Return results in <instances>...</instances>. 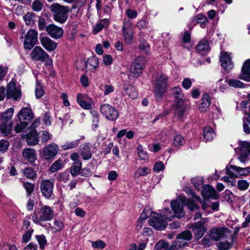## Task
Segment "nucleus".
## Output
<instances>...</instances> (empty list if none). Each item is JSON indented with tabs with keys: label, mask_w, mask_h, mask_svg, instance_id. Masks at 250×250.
Here are the masks:
<instances>
[{
	"label": "nucleus",
	"mask_w": 250,
	"mask_h": 250,
	"mask_svg": "<svg viewBox=\"0 0 250 250\" xmlns=\"http://www.w3.org/2000/svg\"><path fill=\"white\" fill-rule=\"evenodd\" d=\"M185 205H187L191 211L198 209L199 208L192 200L188 199L185 197L181 196L171 202V207L174 212V214L171 212H169L165 214L166 218L168 221H171L174 217L181 218L184 216L185 213L183 211V207Z\"/></svg>",
	"instance_id": "obj_1"
},
{
	"label": "nucleus",
	"mask_w": 250,
	"mask_h": 250,
	"mask_svg": "<svg viewBox=\"0 0 250 250\" xmlns=\"http://www.w3.org/2000/svg\"><path fill=\"white\" fill-rule=\"evenodd\" d=\"M54 183L50 180H42L40 184V189L42 195L46 198H50L52 194Z\"/></svg>",
	"instance_id": "obj_11"
},
{
	"label": "nucleus",
	"mask_w": 250,
	"mask_h": 250,
	"mask_svg": "<svg viewBox=\"0 0 250 250\" xmlns=\"http://www.w3.org/2000/svg\"><path fill=\"white\" fill-rule=\"evenodd\" d=\"M185 112L184 106L180 103L177 104L175 106V115L179 119H181Z\"/></svg>",
	"instance_id": "obj_39"
},
{
	"label": "nucleus",
	"mask_w": 250,
	"mask_h": 250,
	"mask_svg": "<svg viewBox=\"0 0 250 250\" xmlns=\"http://www.w3.org/2000/svg\"><path fill=\"white\" fill-rule=\"evenodd\" d=\"M145 60L142 57H138L135 59L130 68V76L137 78L142 72L145 66Z\"/></svg>",
	"instance_id": "obj_9"
},
{
	"label": "nucleus",
	"mask_w": 250,
	"mask_h": 250,
	"mask_svg": "<svg viewBox=\"0 0 250 250\" xmlns=\"http://www.w3.org/2000/svg\"><path fill=\"white\" fill-rule=\"evenodd\" d=\"M192 238V234L188 230L184 231L178 234L176 237V239H180L181 240H183L186 242V241H189Z\"/></svg>",
	"instance_id": "obj_40"
},
{
	"label": "nucleus",
	"mask_w": 250,
	"mask_h": 250,
	"mask_svg": "<svg viewBox=\"0 0 250 250\" xmlns=\"http://www.w3.org/2000/svg\"><path fill=\"white\" fill-rule=\"evenodd\" d=\"M231 248L230 243L228 241L221 242L218 244L219 250H228Z\"/></svg>",
	"instance_id": "obj_58"
},
{
	"label": "nucleus",
	"mask_w": 250,
	"mask_h": 250,
	"mask_svg": "<svg viewBox=\"0 0 250 250\" xmlns=\"http://www.w3.org/2000/svg\"><path fill=\"white\" fill-rule=\"evenodd\" d=\"M62 165L61 160H58L54 162L51 166L49 170L51 173H55L62 168Z\"/></svg>",
	"instance_id": "obj_41"
},
{
	"label": "nucleus",
	"mask_w": 250,
	"mask_h": 250,
	"mask_svg": "<svg viewBox=\"0 0 250 250\" xmlns=\"http://www.w3.org/2000/svg\"><path fill=\"white\" fill-rule=\"evenodd\" d=\"M211 103L210 96L207 94H204L202 96V102L200 104L199 109L201 112L207 111Z\"/></svg>",
	"instance_id": "obj_27"
},
{
	"label": "nucleus",
	"mask_w": 250,
	"mask_h": 250,
	"mask_svg": "<svg viewBox=\"0 0 250 250\" xmlns=\"http://www.w3.org/2000/svg\"><path fill=\"white\" fill-rule=\"evenodd\" d=\"M92 246L94 248L104 249L105 247V244L102 240H98L92 243Z\"/></svg>",
	"instance_id": "obj_61"
},
{
	"label": "nucleus",
	"mask_w": 250,
	"mask_h": 250,
	"mask_svg": "<svg viewBox=\"0 0 250 250\" xmlns=\"http://www.w3.org/2000/svg\"><path fill=\"white\" fill-rule=\"evenodd\" d=\"M13 113L14 109L13 108L8 109L0 116V122L12 124L11 117L13 116Z\"/></svg>",
	"instance_id": "obj_25"
},
{
	"label": "nucleus",
	"mask_w": 250,
	"mask_h": 250,
	"mask_svg": "<svg viewBox=\"0 0 250 250\" xmlns=\"http://www.w3.org/2000/svg\"><path fill=\"white\" fill-rule=\"evenodd\" d=\"M203 135L206 141H209L213 139L215 135L214 130L210 127H206L203 130Z\"/></svg>",
	"instance_id": "obj_35"
},
{
	"label": "nucleus",
	"mask_w": 250,
	"mask_h": 250,
	"mask_svg": "<svg viewBox=\"0 0 250 250\" xmlns=\"http://www.w3.org/2000/svg\"><path fill=\"white\" fill-rule=\"evenodd\" d=\"M49 9L53 13V18L55 21L62 24L67 20L68 13L70 10L68 6L54 3L50 5Z\"/></svg>",
	"instance_id": "obj_2"
},
{
	"label": "nucleus",
	"mask_w": 250,
	"mask_h": 250,
	"mask_svg": "<svg viewBox=\"0 0 250 250\" xmlns=\"http://www.w3.org/2000/svg\"><path fill=\"white\" fill-rule=\"evenodd\" d=\"M171 93L172 94L175 101L180 103L183 100L184 95L182 90L178 87H175L171 89Z\"/></svg>",
	"instance_id": "obj_31"
},
{
	"label": "nucleus",
	"mask_w": 250,
	"mask_h": 250,
	"mask_svg": "<svg viewBox=\"0 0 250 250\" xmlns=\"http://www.w3.org/2000/svg\"><path fill=\"white\" fill-rule=\"evenodd\" d=\"M58 151V146L53 143L46 146L43 151V154L46 160H50L57 155Z\"/></svg>",
	"instance_id": "obj_14"
},
{
	"label": "nucleus",
	"mask_w": 250,
	"mask_h": 250,
	"mask_svg": "<svg viewBox=\"0 0 250 250\" xmlns=\"http://www.w3.org/2000/svg\"><path fill=\"white\" fill-rule=\"evenodd\" d=\"M38 33L35 30L31 29L24 35L23 42L24 48L26 50H30L36 44L38 41Z\"/></svg>",
	"instance_id": "obj_8"
},
{
	"label": "nucleus",
	"mask_w": 250,
	"mask_h": 250,
	"mask_svg": "<svg viewBox=\"0 0 250 250\" xmlns=\"http://www.w3.org/2000/svg\"><path fill=\"white\" fill-rule=\"evenodd\" d=\"M197 238H201L204 234L207 229L204 226L203 223L197 222L192 225L191 228Z\"/></svg>",
	"instance_id": "obj_19"
},
{
	"label": "nucleus",
	"mask_w": 250,
	"mask_h": 250,
	"mask_svg": "<svg viewBox=\"0 0 250 250\" xmlns=\"http://www.w3.org/2000/svg\"><path fill=\"white\" fill-rule=\"evenodd\" d=\"M36 237L40 245V248L43 249L46 244V240L45 239V237L43 235H37Z\"/></svg>",
	"instance_id": "obj_57"
},
{
	"label": "nucleus",
	"mask_w": 250,
	"mask_h": 250,
	"mask_svg": "<svg viewBox=\"0 0 250 250\" xmlns=\"http://www.w3.org/2000/svg\"><path fill=\"white\" fill-rule=\"evenodd\" d=\"M221 65L224 69L229 72L233 67V64L229 55L226 52H222L220 57Z\"/></svg>",
	"instance_id": "obj_16"
},
{
	"label": "nucleus",
	"mask_w": 250,
	"mask_h": 250,
	"mask_svg": "<svg viewBox=\"0 0 250 250\" xmlns=\"http://www.w3.org/2000/svg\"><path fill=\"white\" fill-rule=\"evenodd\" d=\"M27 143L30 146H34L39 142V137L35 130H32L27 135Z\"/></svg>",
	"instance_id": "obj_26"
},
{
	"label": "nucleus",
	"mask_w": 250,
	"mask_h": 250,
	"mask_svg": "<svg viewBox=\"0 0 250 250\" xmlns=\"http://www.w3.org/2000/svg\"><path fill=\"white\" fill-rule=\"evenodd\" d=\"M226 170V174L233 178L246 176L250 174V167H242L233 165H229L227 166Z\"/></svg>",
	"instance_id": "obj_5"
},
{
	"label": "nucleus",
	"mask_w": 250,
	"mask_h": 250,
	"mask_svg": "<svg viewBox=\"0 0 250 250\" xmlns=\"http://www.w3.org/2000/svg\"><path fill=\"white\" fill-rule=\"evenodd\" d=\"M43 7V4L39 0H35L32 3V9L35 11H40Z\"/></svg>",
	"instance_id": "obj_55"
},
{
	"label": "nucleus",
	"mask_w": 250,
	"mask_h": 250,
	"mask_svg": "<svg viewBox=\"0 0 250 250\" xmlns=\"http://www.w3.org/2000/svg\"><path fill=\"white\" fill-rule=\"evenodd\" d=\"M82 165L81 161L74 162L73 165L70 167V173L73 176H76L80 173Z\"/></svg>",
	"instance_id": "obj_36"
},
{
	"label": "nucleus",
	"mask_w": 250,
	"mask_h": 250,
	"mask_svg": "<svg viewBox=\"0 0 250 250\" xmlns=\"http://www.w3.org/2000/svg\"><path fill=\"white\" fill-rule=\"evenodd\" d=\"M100 109L103 115L108 120L115 121L118 117L119 113L117 110L109 104H102Z\"/></svg>",
	"instance_id": "obj_10"
},
{
	"label": "nucleus",
	"mask_w": 250,
	"mask_h": 250,
	"mask_svg": "<svg viewBox=\"0 0 250 250\" xmlns=\"http://www.w3.org/2000/svg\"><path fill=\"white\" fill-rule=\"evenodd\" d=\"M22 155L23 158L30 163H34L37 160L36 151L33 148H25L22 151Z\"/></svg>",
	"instance_id": "obj_20"
},
{
	"label": "nucleus",
	"mask_w": 250,
	"mask_h": 250,
	"mask_svg": "<svg viewBox=\"0 0 250 250\" xmlns=\"http://www.w3.org/2000/svg\"><path fill=\"white\" fill-rule=\"evenodd\" d=\"M245 115L243 118V129L245 132L247 134L250 133V113H245Z\"/></svg>",
	"instance_id": "obj_38"
},
{
	"label": "nucleus",
	"mask_w": 250,
	"mask_h": 250,
	"mask_svg": "<svg viewBox=\"0 0 250 250\" xmlns=\"http://www.w3.org/2000/svg\"><path fill=\"white\" fill-rule=\"evenodd\" d=\"M33 231V229H30L23 235L22 241L23 242L27 243L30 240Z\"/></svg>",
	"instance_id": "obj_60"
},
{
	"label": "nucleus",
	"mask_w": 250,
	"mask_h": 250,
	"mask_svg": "<svg viewBox=\"0 0 250 250\" xmlns=\"http://www.w3.org/2000/svg\"><path fill=\"white\" fill-rule=\"evenodd\" d=\"M228 81L224 80L223 79H220L217 82V84L219 85L220 89L223 91L227 88Z\"/></svg>",
	"instance_id": "obj_62"
},
{
	"label": "nucleus",
	"mask_w": 250,
	"mask_h": 250,
	"mask_svg": "<svg viewBox=\"0 0 250 250\" xmlns=\"http://www.w3.org/2000/svg\"><path fill=\"white\" fill-rule=\"evenodd\" d=\"M138 155L141 159L145 160L148 159V156L147 152L144 151L142 145H139L137 147Z\"/></svg>",
	"instance_id": "obj_45"
},
{
	"label": "nucleus",
	"mask_w": 250,
	"mask_h": 250,
	"mask_svg": "<svg viewBox=\"0 0 250 250\" xmlns=\"http://www.w3.org/2000/svg\"><path fill=\"white\" fill-rule=\"evenodd\" d=\"M122 30L125 41L126 43L130 44L133 39V34L129 27L124 24Z\"/></svg>",
	"instance_id": "obj_29"
},
{
	"label": "nucleus",
	"mask_w": 250,
	"mask_h": 250,
	"mask_svg": "<svg viewBox=\"0 0 250 250\" xmlns=\"http://www.w3.org/2000/svg\"><path fill=\"white\" fill-rule=\"evenodd\" d=\"M12 125L11 123H0V132L3 136L8 135L12 129Z\"/></svg>",
	"instance_id": "obj_32"
},
{
	"label": "nucleus",
	"mask_w": 250,
	"mask_h": 250,
	"mask_svg": "<svg viewBox=\"0 0 250 250\" xmlns=\"http://www.w3.org/2000/svg\"><path fill=\"white\" fill-rule=\"evenodd\" d=\"M79 152L84 160H88L91 158L92 153L90 151V147L88 144H84L81 145L80 147Z\"/></svg>",
	"instance_id": "obj_23"
},
{
	"label": "nucleus",
	"mask_w": 250,
	"mask_h": 250,
	"mask_svg": "<svg viewBox=\"0 0 250 250\" xmlns=\"http://www.w3.org/2000/svg\"><path fill=\"white\" fill-rule=\"evenodd\" d=\"M148 169L146 167H142L138 168L135 173V175L136 177H140L145 176L148 173Z\"/></svg>",
	"instance_id": "obj_54"
},
{
	"label": "nucleus",
	"mask_w": 250,
	"mask_h": 250,
	"mask_svg": "<svg viewBox=\"0 0 250 250\" xmlns=\"http://www.w3.org/2000/svg\"><path fill=\"white\" fill-rule=\"evenodd\" d=\"M192 84V81L189 78H185L182 82V86L186 89H189Z\"/></svg>",
	"instance_id": "obj_63"
},
{
	"label": "nucleus",
	"mask_w": 250,
	"mask_h": 250,
	"mask_svg": "<svg viewBox=\"0 0 250 250\" xmlns=\"http://www.w3.org/2000/svg\"><path fill=\"white\" fill-rule=\"evenodd\" d=\"M103 62L105 65H109L113 62V58L110 55L105 54L103 56Z\"/></svg>",
	"instance_id": "obj_59"
},
{
	"label": "nucleus",
	"mask_w": 250,
	"mask_h": 250,
	"mask_svg": "<svg viewBox=\"0 0 250 250\" xmlns=\"http://www.w3.org/2000/svg\"><path fill=\"white\" fill-rule=\"evenodd\" d=\"M27 25H32L35 23V14L33 12H28L23 17Z\"/></svg>",
	"instance_id": "obj_37"
},
{
	"label": "nucleus",
	"mask_w": 250,
	"mask_h": 250,
	"mask_svg": "<svg viewBox=\"0 0 250 250\" xmlns=\"http://www.w3.org/2000/svg\"><path fill=\"white\" fill-rule=\"evenodd\" d=\"M20 123L17 124L15 126V130L17 133L21 132L28 125L29 123L25 122L24 121L20 122Z\"/></svg>",
	"instance_id": "obj_53"
},
{
	"label": "nucleus",
	"mask_w": 250,
	"mask_h": 250,
	"mask_svg": "<svg viewBox=\"0 0 250 250\" xmlns=\"http://www.w3.org/2000/svg\"><path fill=\"white\" fill-rule=\"evenodd\" d=\"M168 244L164 241H159L155 245V248L156 250H167Z\"/></svg>",
	"instance_id": "obj_50"
},
{
	"label": "nucleus",
	"mask_w": 250,
	"mask_h": 250,
	"mask_svg": "<svg viewBox=\"0 0 250 250\" xmlns=\"http://www.w3.org/2000/svg\"><path fill=\"white\" fill-rule=\"evenodd\" d=\"M209 49V44L207 41L203 40L199 42L197 45L196 50L201 54L207 52Z\"/></svg>",
	"instance_id": "obj_33"
},
{
	"label": "nucleus",
	"mask_w": 250,
	"mask_h": 250,
	"mask_svg": "<svg viewBox=\"0 0 250 250\" xmlns=\"http://www.w3.org/2000/svg\"><path fill=\"white\" fill-rule=\"evenodd\" d=\"M168 77L161 74L158 76L154 83V95L157 100L160 101L167 88Z\"/></svg>",
	"instance_id": "obj_4"
},
{
	"label": "nucleus",
	"mask_w": 250,
	"mask_h": 250,
	"mask_svg": "<svg viewBox=\"0 0 250 250\" xmlns=\"http://www.w3.org/2000/svg\"><path fill=\"white\" fill-rule=\"evenodd\" d=\"M42 45L48 51L55 50L57 46V43L47 37L40 38Z\"/></svg>",
	"instance_id": "obj_18"
},
{
	"label": "nucleus",
	"mask_w": 250,
	"mask_h": 250,
	"mask_svg": "<svg viewBox=\"0 0 250 250\" xmlns=\"http://www.w3.org/2000/svg\"><path fill=\"white\" fill-rule=\"evenodd\" d=\"M30 56L35 61H46L47 65L52 64V61L49 59V55L40 46H37L34 47L31 52Z\"/></svg>",
	"instance_id": "obj_6"
},
{
	"label": "nucleus",
	"mask_w": 250,
	"mask_h": 250,
	"mask_svg": "<svg viewBox=\"0 0 250 250\" xmlns=\"http://www.w3.org/2000/svg\"><path fill=\"white\" fill-rule=\"evenodd\" d=\"M77 101L84 109H90L91 108V99L86 94H78L77 96Z\"/></svg>",
	"instance_id": "obj_17"
},
{
	"label": "nucleus",
	"mask_w": 250,
	"mask_h": 250,
	"mask_svg": "<svg viewBox=\"0 0 250 250\" xmlns=\"http://www.w3.org/2000/svg\"><path fill=\"white\" fill-rule=\"evenodd\" d=\"M240 153L244 154L250 155V143L247 141H239L238 142Z\"/></svg>",
	"instance_id": "obj_30"
},
{
	"label": "nucleus",
	"mask_w": 250,
	"mask_h": 250,
	"mask_svg": "<svg viewBox=\"0 0 250 250\" xmlns=\"http://www.w3.org/2000/svg\"><path fill=\"white\" fill-rule=\"evenodd\" d=\"M46 31L51 37L56 39L61 38L63 33V29L62 28L54 24H49L47 26Z\"/></svg>",
	"instance_id": "obj_13"
},
{
	"label": "nucleus",
	"mask_w": 250,
	"mask_h": 250,
	"mask_svg": "<svg viewBox=\"0 0 250 250\" xmlns=\"http://www.w3.org/2000/svg\"><path fill=\"white\" fill-rule=\"evenodd\" d=\"M31 215L34 223L38 224L41 222L48 221L52 220L54 217V212L50 207L42 206L40 208L38 213L34 212Z\"/></svg>",
	"instance_id": "obj_3"
},
{
	"label": "nucleus",
	"mask_w": 250,
	"mask_h": 250,
	"mask_svg": "<svg viewBox=\"0 0 250 250\" xmlns=\"http://www.w3.org/2000/svg\"><path fill=\"white\" fill-rule=\"evenodd\" d=\"M78 145V140H74L71 142H67L62 145V147L63 150H67L76 147Z\"/></svg>",
	"instance_id": "obj_46"
},
{
	"label": "nucleus",
	"mask_w": 250,
	"mask_h": 250,
	"mask_svg": "<svg viewBox=\"0 0 250 250\" xmlns=\"http://www.w3.org/2000/svg\"><path fill=\"white\" fill-rule=\"evenodd\" d=\"M9 146V142L3 140H0V152H4Z\"/></svg>",
	"instance_id": "obj_64"
},
{
	"label": "nucleus",
	"mask_w": 250,
	"mask_h": 250,
	"mask_svg": "<svg viewBox=\"0 0 250 250\" xmlns=\"http://www.w3.org/2000/svg\"><path fill=\"white\" fill-rule=\"evenodd\" d=\"M70 175L68 173L63 172L59 174L58 180L60 182L67 183L69 179Z\"/></svg>",
	"instance_id": "obj_56"
},
{
	"label": "nucleus",
	"mask_w": 250,
	"mask_h": 250,
	"mask_svg": "<svg viewBox=\"0 0 250 250\" xmlns=\"http://www.w3.org/2000/svg\"><path fill=\"white\" fill-rule=\"evenodd\" d=\"M21 90L16 87L15 83L12 81L10 82L7 86V98H12L15 100H17L21 97Z\"/></svg>",
	"instance_id": "obj_12"
},
{
	"label": "nucleus",
	"mask_w": 250,
	"mask_h": 250,
	"mask_svg": "<svg viewBox=\"0 0 250 250\" xmlns=\"http://www.w3.org/2000/svg\"><path fill=\"white\" fill-rule=\"evenodd\" d=\"M224 234V230L220 228L212 229L209 233V236L214 241H217L222 237Z\"/></svg>",
	"instance_id": "obj_24"
},
{
	"label": "nucleus",
	"mask_w": 250,
	"mask_h": 250,
	"mask_svg": "<svg viewBox=\"0 0 250 250\" xmlns=\"http://www.w3.org/2000/svg\"><path fill=\"white\" fill-rule=\"evenodd\" d=\"M249 183L245 180H239L237 183L238 188L241 190H245L247 189L249 187Z\"/></svg>",
	"instance_id": "obj_49"
},
{
	"label": "nucleus",
	"mask_w": 250,
	"mask_h": 250,
	"mask_svg": "<svg viewBox=\"0 0 250 250\" xmlns=\"http://www.w3.org/2000/svg\"><path fill=\"white\" fill-rule=\"evenodd\" d=\"M228 84L233 87L241 88L243 87V83L239 80L235 79H230L228 81Z\"/></svg>",
	"instance_id": "obj_48"
},
{
	"label": "nucleus",
	"mask_w": 250,
	"mask_h": 250,
	"mask_svg": "<svg viewBox=\"0 0 250 250\" xmlns=\"http://www.w3.org/2000/svg\"><path fill=\"white\" fill-rule=\"evenodd\" d=\"M23 187L26 191L27 194L30 195L33 192L35 186L34 184L25 182L23 184Z\"/></svg>",
	"instance_id": "obj_52"
},
{
	"label": "nucleus",
	"mask_w": 250,
	"mask_h": 250,
	"mask_svg": "<svg viewBox=\"0 0 250 250\" xmlns=\"http://www.w3.org/2000/svg\"><path fill=\"white\" fill-rule=\"evenodd\" d=\"M124 89L126 94L131 99H135L138 96V93L135 88L130 84L124 85Z\"/></svg>",
	"instance_id": "obj_28"
},
{
	"label": "nucleus",
	"mask_w": 250,
	"mask_h": 250,
	"mask_svg": "<svg viewBox=\"0 0 250 250\" xmlns=\"http://www.w3.org/2000/svg\"><path fill=\"white\" fill-rule=\"evenodd\" d=\"M185 140L184 137L180 135H177L173 140V144L174 146L179 147L182 146L185 144Z\"/></svg>",
	"instance_id": "obj_44"
},
{
	"label": "nucleus",
	"mask_w": 250,
	"mask_h": 250,
	"mask_svg": "<svg viewBox=\"0 0 250 250\" xmlns=\"http://www.w3.org/2000/svg\"><path fill=\"white\" fill-rule=\"evenodd\" d=\"M239 77L242 80L250 81V60L246 61L244 63Z\"/></svg>",
	"instance_id": "obj_21"
},
{
	"label": "nucleus",
	"mask_w": 250,
	"mask_h": 250,
	"mask_svg": "<svg viewBox=\"0 0 250 250\" xmlns=\"http://www.w3.org/2000/svg\"><path fill=\"white\" fill-rule=\"evenodd\" d=\"M191 182L195 188L200 189L203 184L204 180L202 177H195L191 179Z\"/></svg>",
	"instance_id": "obj_47"
},
{
	"label": "nucleus",
	"mask_w": 250,
	"mask_h": 250,
	"mask_svg": "<svg viewBox=\"0 0 250 250\" xmlns=\"http://www.w3.org/2000/svg\"><path fill=\"white\" fill-rule=\"evenodd\" d=\"M187 245L188 243L186 242L177 239V240L171 244L169 250H178L184 248Z\"/></svg>",
	"instance_id": "obj_34"
},
{
	"label": "nucleus",
	"mask_w": 250,
	"mask_h": 250,
	"mask_svg": "<svg viewBox=\"0 0 250 250\" xmlns=\"http://www.w3.org/2000/svg\"><path fill=\"white\" fill-rule=\"evenodd\" d=\"M102 22H107V20H103L100 22H99L96 24L93 29V33L94 34H97L104 27V24L102 23Z\"/></svg>",
	"instance_id": "obj_51"
},
{
	"label": "nucleus",
	"mask_w": 250,
	"mask_h": 250,
	"mask_svg": "<svg viewBox=\"0 0 250 250\" xmlns=\"http://www.w3.org/2000/svg\"><path fill=\"white\" fill-rule=\"evenodd\" d=\"M34 114L29 107L22 108L18 114V118L20 122L24 121L29 123V122L33 118Z\"/></svg>",
	"instance_id": "obj_15"
},
{
	"label": "nucleus",
	"mask_w": 250,
	"mask_h": 250,
	"mask_svg": "<svg viewBox=\"0 0 250 250\" xmlns=\"http://www.w3.org/2000/svg\"><path fill=\"white\" fill-rule=\"evenodd\" d=\"M23 174L27 178L34 179L36 178V172L31 167H27L23 170Z\"/></svg>",
	"instance_id": "obj_42"
},
{
	"label": "nucleus",
	"mask_w": 250,
	"mask_h": 250,
	"mask_svg": "<svg viewBox=\"0 0 250 250\" xmlns=\"http://www.w3.org/2000/svg\"><path fill=\"white\" fill-rule=\"evenodd\" d=\"M90 113L93 116L92 119V126L94 129L97 128L98 127V123L99 121V116L98 112L95 110L90 111Z\"/></svg>",
	"instance_id": "obj_43"
},
{
	"label": "nucleus",
	"mask_w": 250,
	"mask_h": 250,
	"mask_svg": "<svg viewBox=\"0 0 250 250\" xmlns=\"http://www.w3.org/2000/svg\"><path fill=\"white\" fill-rule=\"evenodd\" d=\"M149 225L155 229L162 230L167 225L164 217L156 212H152L149 219Z\"/></svg>",
	"instance_id": "obj_7"
},
{
	"label": "nucleus",
	"mask_w": 250,
	"mask_h": 250,
	"mask_svg": "<svg viewBox=\"0 0 250 250\" xmlns=\"http://www.w3.org/2000/svg\"><path fill=\"white\" fill-rule=\"evenodd\" d=\"M202 194L206 198L216 199L217 198V194L214 188L208 185L205 186L202 190Z\"/></svg>",
	"instance_id": "obj_22"
}]
</instances>
